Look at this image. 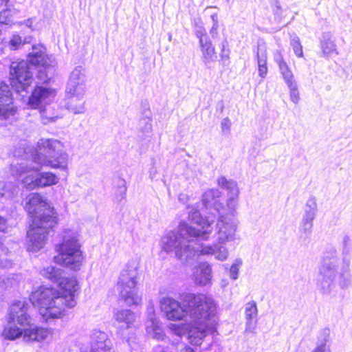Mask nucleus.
Instances as JSON below:
<instances>
[{"label":"nucleus","mask_w":352,"mask_h":352,"mask_svg":"<svg viewBox=\"0 0 352 352\" xmlns=\"http://www.w3.org/2000/svg\"><path fill=\"white\" fill-rule=\"evenodd\" d=\"M2 195V193H1V192H0V195Z\"/></svg>","instance_id":"864d4df0"},{"label":"nucleus","mask_w":352,"mask_h":352,"mask_svg":"<svg viewBox=\"0 0 352 352\" xmlns=\"http://www.w3.org/2000/svg\"><path fill=\"white\" fill-rule=\"evenodd\" d=\"M253 52L256 60L258 76L261 79H264L266 78L268 73L267 50L265 47V43H263L261 44V43L258 42L257 47L254 48Z\"/></svg>","instance_id":"a211bd4d"},{"label":"nucleus","mask_w":352,"mask_h":352,"mask_svg":"<svg viewBox=\"0 0 352 352\" xmlns=\"http://www.w3.org/2000/svg\"><path fill=\"white\" fill-rule=\"evenodd\" d=\"M312 225H305L300 223L299 226V243L301 246L307 248L309 244L311 243V236L312 232Z\"/></svg>","instance_id":"393cba45"},{"label":"nucleus","mask_w":352,"mask_h":352,"mask_svg":"<svg viewBox=\"0 0 352 352\" xmlns=\"http://www.w3.org/2000/svg\"><path fill=\"white\" fill-rule=\"evenodd\" d=\"M330 329L324 328L318 338L316 346L311 352H331L329 343Z\"/></svg>","instance_id":"b1692460"},{"label":"nucleus","mask_w":352,"mask_h":352,"mask_svg":"<svg viewBox=\"0 0 352 352\" xmlns=\"http://www.w3.org/2000/svg\"><path fill=\"white\" fill-rule=\"evenodd\" d=\"M192 25L195 35L198 38L199 41H204L206 39V38L209 37L201 17L195 18L192 21Z\"/></svg>","instance_id":"bb28decb"},{"label":"nucleus","mask_w":352,"mask_h":352,"mask_svg":"<svg viewBox=\"0 0 352 352\" xmlns=\"http://www.w3.org/2000/svg\"><path fill=\"white\" fill-rule=\"evenodd\" d=\"M217 185L228 192L226 206L232 212L236 206L239 190L237 182L232 179H228L226 176L221 175L217 179Z\"/></svg>","instance_id":"4468645a"},{"label":"nucleus","mask_w":352,"mask_h":352,"mask_svg":"<svg viewBox=\"0 0 352 352\" xmlns=\"http://www.w3.org/2000/svg\"><path fill=\"white\" fill-rule=\"evenodd\" d=\"M31 157L37 167L20 166L23 173L32 171L23 179L24 186L30 190L45 188L58 183V175L52 171H42L43 166L60 170L68 168V154L63 150L62 142L58 140L40 139Z\"/></svg>","instance_id":"20e7f679"},{"label":"nucleus","mask_w":352,"mask_h":352,"mask_svg":"<svg viewBox=\"0 0 352 352\" xmlns=\"http://www.w3.org/2000/svg\"><path fill=\"white\" fill-rule=\"evenodd\" d=\"M210 19L212 22V25H219L218 14L217 12L213 13L210 15Z\"/></svg>","instance_id":"a18cd8bd"},{"label":"nucleus","mask_w":352,"mask_h":352,"mask_svg":"<svg viewBox=\"0 0 352 352\" xmlns=\"http://www.w3.org/2000/svg\"><path fill=\"white\" fill-rule=\"evenodd\" d=\"M8 45L12 50H19L23 45L21 36L19 34L13 35L8 43Z\"/></svg>","instance_id":"f704fd0d"},{"label":"nucleus","mask_w":352,"mask_h":352,"mask_svg":"<svg viewBox=\"0 0 352 352\" xmlns=\"http://www.w3.org/2000/svg\"><path fill=\"white\" fill-rule=\"evenodd\" d=\"M182 303L171 296L160 300V309L164 317L171 321H179L187 314L199 322L214 321L219 318V305L210 293H186Z\"/></svg>","instance_id":"423d86ee"},{"label":"nucleus","mask_w":352,"mask_h":352,"mask_svg":"<svg viewBox=\"0 0 352 352\" xmlns=\"http://www.w3.org/2000/svg\"><path fill=\"white\" fill-rule=\"evenodd\" d=\"M220 47V61L221 62V65L223 67H228L231 63L230 61V53L231 50L229 47V44L227 38H224L221 44Z\"/></svg>","instance_id":"a878e982"},{"label":"nucleus","mask_w":352,"mask_h":352,"mask_svg":"<svg viewBox=\"0 0 352 352\" xmlns=\"http://www.w3.org/2000/svg\"><path fill=\"white\" fill-rule=\"evenodd\" d=\"M40 273L57 288L41 285L32 291L29 300L38 307L44 320L61 318L65 315V308L72 309L77 304L80 290L79 280L76 276H64L63 269L53 265L44 267Z\"/></svg>","instance_id":"7ed1b4c3"},{"label":"nucleus","mask_w":352,"mask_h":352,"mask_svg":"<svg viewBox=\"0 0 352 352\" xmlns=\"http://www.w3.org/2000/svg\"><path fill=\"white\" fill-rule=\"evenodd\" d=\"M153 116H148V118L140 117L138 132L139 138L141 141L150 138L153 134Z\"/></svg>","instance_id":"5701e85b"},{"label":"nucleus","mask_w":352,"mask_h":352,"mask_svg":"<svg viewBox=\"0 0 352 352\" xmlns=\"http://www.w3.org/2000/svg\"><path fill=\"white\" fill-rule=\"evenodd\" d=\"M180 352H195V350L187 344H184L183 347L180 350Z\"/></svg>","instance_id":"49530a36"},{"label":"nucleus","mask_w":352,"mask_h":352,"mask_svg":"<svg viewBox=\"0 0 352 352\" xmlns=\"http://www.w3.org/2000/svg\"><path fill=\"white\" fill-rule=\"evenodd\" d=\"M148 318L151 321L152 324L155 327L157 323V320L155 310L153 307L150 309H148Z\"/></svg>","instance_id":"ea45409f"},{"label":"nucleus","mask_w":352,"mask_h":352,"mask_svg":"<svg viewBox=\"0 0 352 352\" xmlns=\"http://www.w3.org/2000/svg\"><path fill=\"white\" fill-rule=\"evenodd\" d=\"M184 197H186V195H182V194H181V195L179 196V200L180 201H182L184 199Z\"/></svg>","instance_id":"8fccbe9b"},{"label":"nucleus","mask_w":352,"mask_h":352,"mask_svg":"<svg viewBox=\"0 0 352 352\" xmlns=\"http://www.w3.org/2000/svg\"><path fill=\"white\" fill-rule=\"evenodd\" d=\"M113 317L117 322V332L122 342L126 343L130 350L133 349L136 335L133 327L136 320V314L130 309H122L114 311Z\"/></svg>","instance_id":"9b49d317"},{"label":"nucleus","mask_w":352,"mask_h":352,"mask_svg":"<svg viewBox=\"0 0 352 352\" xmlns=\"http://www.w3.org/2000/svg\"><path fill=\"white\" fill-rule=\"evenodd\" d=\"M29 308L26 300L12 301L6 316L7 324L1 332L5 340L14 341L22 338L27 342H43L47 338L49 331L46 328L32 322Z\"/></svg>","instance_id":"0eeeda50"},{"label":"nucleus","mask_w":352,"mask_h":352,"mask_svg":"<svg viewBox=\"0 0 352 352\" xmlns=\"http://www.w3.org/2000/svg\"><path fill=\"white\" fill-rule=\"evenodd\" d=\"M140 117L148 118V116H153V113L151 110L150 104L147 99H142L140 102Z\"/></svg>","instance_id":"72a5a7b5"},{"label":"nucleus","mask_w":352,"mask_h":352,"mask_svg":"<svg viewBox=\"0 0 352 352\" xmlns=\"http://www.w3.org/2000/svg\"><path fill=\"white\" fill-rule=\"evenodd\" d=\"M231 127V121L228 117L223 118L221 122V128L223 133L229 131Z\"/></svg>","instance_id":"58836bf2"},{"label":"nucleus","mask_w":352,"mask_h":352,"mask_svg":"<svg viewBox=\"0 0 352 352\" xmlns=\"http://www.w3.org/2000/svg\"><path fill=\"white\" fill-rule=\"evenodd\" d=\"M154 336L159 340H162L164 336V333L162 329H157L155 327Z\"/></svg>","instance_id":"37998d69"},{"label":"nucleus","mask_w":352,"mask_h":352,"mask_svg":"<svg viewBox=\"0 0 352 352\" xmlns=\"http://www.w3.org/2000/svg\"><path fill=\"white\" fill-rule=\"evenodd\" d=\"M25 25L28 27V28H32V23H33V21H32V18H29L26 20H25L24 21Z\"/></svg>","instance_id":"09e8293b"},{"label":"nucleus","mask_w":352,"mask_h":352,"mask_svg":"<svg viewBox=\"0 0 352 352\" xmlns=\"http://www.w3.org/2000/svg\"><path fill=\"white\" fill-rule=\"evenodd\" d=\"M12 100V94L8 88L0 87V120H7L14 115V109L8 106Z\"/></svg>","instance_id":"6ab92c4d"},{"label":"nucleus","mask_w":352,"mask_h":352,"mask_svg":"<svg viewBox=\"0 0 352 352\" xmlns=\"http://www.w3.org/2000/svg\"><path fill=\"white\" fill-rule=\"evenodd\" d=\"M245 331L253 333L256 324V318L258 316V309L256 302L252 300L248 303L245 309Z\"/></svg>","instance_id":"412c9836"},{"label":"nucleus","mask_w":352,"mask_h":352,"mask_svg":"<svg viewBox=\"0 0 352 352\" xmlns=\"http://www.w3.org/2000/svg\"><path fill=\"white\" fill-rule=\"evenodd\" d=\"M127 184L124 179L118 176L113 180V201L118 204H124L126 199Z\"/></svg>","instance_id":"aec40b11"},{"label":"nucleus","mask_w":352,"mask_h":352,"mask_svg":"<svg viewBox=\"0 0 352 352\" xmlns=\"http://www.w3.org/2000/svg\"><path fill=\"white\" fill-rule=\"evenodd\" d=\"M290 45L293 49L295 55L298 58L303 57V50L302 46L300 43V38L298 36H295L290 41Z\"/></svg>","instance_id":"2f4dec72"},{"label":"nucleus","mask_w":352,"mask_h":352,"mask_svg":"<svg viewBox=\"0 0 352 352\" xmlns=\"http://www.w3.org/2000/svg\"><path fill=\"white\" fill-rule=\"evenodd\" d=\"M218 28H219V25H212V28L210 30V34L212 38H214L218 35V31H217Z\"/></svg>","instance_id":"c03bdc74"},{"label":"nucleus","mask_w":352,"mask_h":352,"mask_svg":"<svg viewBox=\"0 0 352 352\" xmlns=\"http://www.w3.org/2000/svg\"><path fill=\"white\" fill-rule=\"evenodd\" d=\"M82 112H83V111H76V112H75V113H82Z\"/></svg>","instance_id":"3c124183"},{"label":"nucleus","mask_w":352,"mask_h":352,"mask_svg":"<svg viewBox=\"0 0 352 352\" xmlns=\"http://www.w3.org/2000/svg\"><path fill=\"white\" fill-rule=\"evenodd\" d=\"M319 39L320 48L319 55L320 57L327 59L333 54H338L336 39L331 32H322Z\"/></svg>","instance_id":"dca6fc26"},{"label":"nucleus","mask_w":352,"mask_h":352,"mask_svg":"<svg viewBox=\"0 0 352 352\" xmlns=\"http://www.w3.org/2000/svg\"><path fill=\"white\" fill-rule=\"evenodd\" d=\"M204 41H199V46L201 52V60L206 68H210V64L217 59L215 47L209 37Z\"/></svg>","instance_id":"f3484780"},{"label":"nucleus","mask_w":352,"mask_h":352,"mask_svg":"<svg viewBox=\"0 0 352 352\" xmlns=\"http://www.w3.org/2000/svg\"><path fill=\"white\" fill-rule=\"evenodd\" d=\"M43 43L34 45L32 52L27 55V60L36 71L38 80L30 94V87L34 81L33 74L23 64H17L10 69V84L22 100L32 109H38L50 104L56 95V90L51 86L54 82V72L56 63L51 55L46 53Z\"/></svg>","instance_id":"f03ea898"},{"label":"nucleus","mask_w":352,"mask_h":352,"mask_svg":"<svg viewBox=\"0 0 352 352\" xmlns=\"http://www.w3.org/2000/svg\"><path fill=\"white\" fill-rule=\"evenodd\" d=\"M55 251L54 263L73 272L80 270L85 256L76 232L65 229L61 239L55 245Z\"/></svg>","instance_id":"6e6552de"},{"label":"nucleus","mask_w":352,"mask_h":352,"mask_svg":"<svg viewBox=\"0 0 352 352\" xmlns=\"http://www.w3.org/2000/svg\"><path fill=\"white\" fill-rule=\"evenodd\" d=\"M274 54V61L278 64V68L287 64L280 51L277 50Z\"/></svg>","instance_id":"e433bc0d"},{"label":"nucleus","mask_w":352,"mask_h":352,"mask_svg":"<svg viewBox=\"0 0 352 352\" xmlns=\"http://www.w3.org/2000/svg\"><path fill=\"white\" fill-rule=\"evenodd\" d=\"M279 72L287 85L290 83H293V82H296L294 79V76L287 64L280 67L279 68Z\"/></svg>","instance_id":"c756f323"},{"label":"nucleus","mask_w":352,"mask_h":352,"mask_svg":"<svg viewBox=\"0 0 352 352\" xmlns=\"http://www.w3.org/2000/svg\"><path fill=\"white\" fill-rule=\"evenodd\" d=\"M58 224L49 226L45 223H32L27 234V250L37 252L45 245L50 231H54Z\"/></svg>","instance_id":"f8f14e48"},{"label":"nucleus","mask_w":352,"mask_h":352,"mask_svg":"<svg viewBox=\"0 0 352 352\" xmlns=\"http://www.w3.org/2000/svg\"><path fill=\"white\" fill-rule=\"evenodd\" d=\"M225 106L224 102L223 100L219 101L216 106V109L217 111H219L220 113H223L224 110Z\"/></svg>","instance_id":"de8ad7c7"},{"label":"nucleus","mask_w":352,"mask_h":352,"mask_svg":"<svg viewBox=\"0 0 352 352\" xmlns=\"http://www.w3.org/2000/svg\"><path fill=\"white\" fill-rule=\"evenodd\" d=\"M12 266V261L8 258H0L1 268H10Z\"/></svg>","instance_id":"a19ab883"},{"label":"nucleus","mask_w":352,"mask_h":352,"mask_svg":"<svg viewBox=\"0 0 352 352\" xmlns=\"http://www.w3.org/2000/svg\"><path fill=\"white\" fill-rule=\"evenodd\" d=\"M318 212V206L315 197H311L304 208V213L300 223L314 225L313 222Z\"/></svg>","instance_id":"4be33fe9"},{"label":"nucleus","mask_w":352,"mask_h":352,"mask_svg":"<svg viewBox=\"0 0 352 352\" xmlns=\"http://www.w3.org/2000/svg\"><path fill=\"white\" fill-rule=\"evenodd\" d=\"M342 264L336 250L325 252L317 276V287L322 295L329 296L338 289L347 288L351 283L350 271L352 240L344 234L341 242Z\"/></svg>","instance_id":"39448f33"},{"label":"nucleus","mask_w":352,"mask_h":352,"mask_svg":"<svg viewBox=\"0 0 352 352\" xmlns=\"http://www.w3.org/2000/svg\"><path fill=\"white\" fill-rule=\"evenodd\" d=\"M226 2H227L228 3H229L230 0H226Z\"/></svg>","instance_id":"603ef678"},{"label":"nucleus","mask_w":352,"mask_h":352,"mask_svg":"<svg viewBox=\"0 0 352 352\" xmlns=\"http://www.w3.org/2000/svg\"><path fill=\"white\" fill-rule=\"evenodd\" d=\"M24 208L32 223H45L49 226L58 223V214L52 203L38 192L28 196Z\"/></svg>","instance_id":"1a4fd4ad"},{"label":"nucleus","mask_w":352,"mask_h":352,"mask_svg":"<svg viewBox=\"0 0 352 352\" xmlns=\"http://www.w3.org/2000/svg\"><path fill=\"white\" fill-rule=\"evenodd\" d=\"M152 167L149 169V177L151 179H153L155 177V175L157 173L156 168L155 167V162L154 160H152Z\"/></svg>","instance_id":"79ce46f5"},{"label":"nucleus","mask_w":352,"mask_h":352,"mask_svg":"<svg viewBox=\"0 0 352 352\" xmlns=\"http://www.w3.org/2000/svg\"><path fill=\"white\" fill-rule=\"evenodd\" d=\"M269 3L272 8L274 19L276 21H280L282 19V13L283 11L280 0H269Z\"/></svg>","instance_id":"c85d7f7f"},{"label":"nucleus","mask_w":352,"mask_h":352,"mask_svg":"<svg viewBox=\"0 0 352 352\" xmlns=\"http://www.w3.org/2000/svg\"><path fill=\"white\" fill-rule=\"evenodd\" d=\"M242 265V260L241 258H236L233 263L231 265L229 272L230 278L232 280H236L239 278V268Z\"/></svg>","instance_id":"7c9ffc66"},{"label":"nucleus","mask_w":352,"mask_h":352,"mask_svg":"<svg viewBox=\"0 0 352 352\" xmlns=\"http://www.w3.org/2000/svg\"><path fill=\"white\" fill-rule=\"evenodd\" d=\"M287 87L289 89V96L291 100L294 104H298L300 100V94L298 91L297 82H293V83L287 85Z\"/></svg>","instance_id":"473e14b6"},{"label":"nucleus","mask_w":352,"mask_h":352,"mask_svg":"<svg viewBox=\"0 0 352 352\" xmlns=\"http://www.w3.org/2000/svg\"><path fill=\"white\" fill-rule=\"evenodd\" d=\"M188 338L190 343L195 346H200L203 341L200 337L195 334H189Z\"/></svg>","instance_id":"4c0bfd02"},{"label":"nucleus","mask_w":352,"mask_h":352,"mask_svg":"<svg viewBox=\"0 0 352 352\" xmlns=\"http://www.w3.org/2000/svg\"><path fill=\"white\" fill-rule=\"evenodd\" d=\"M192 279L197 286L210 287L212 284V266L208 261L199 262L193 268Z\"/></svg>","instance_id":"2eb2a0df"},{"label":"nucleus","mask_w":352,"mask_h":352,"mask_svg":"<svg viewBox=\"0 0 352 352\" xmlns=\"http://www.w3.org/2000/svg\"><path fill=\"white\" fill-rule=\"evenodd\" d=\"M138 268L126 266L120 274L118 280V290L120 298L128 305H138L142 298L138 295Z\"/></svg>","instance_id":"9d476101"},{"label":"nucleus","mask_w":352,"mask_h":352,"mask_svg":"<svg viewBox=\"0 0 352 352\" xmlns=\"http://www.w3.org/2000/svg\"><path fill=\"white\" fill-rule=\"evenodd\" d=\"M221 195L218 188H208L201 197V210L198 206L188 205L187 208H191L188 221L201 229L181 220L175 229L162 238V250L173 254L184 265L193 261L197 255H214L217 260L226 261L228 251L224 245L234 239L236 224L231 218L224 217L226 209L220 201Z\"/></svg>","instance_id":"f257e3e1"},{"label":"nucleus","mask_w":352,"mask_h":352,"mask_svg":"<svg viewBox=\"0 0 352 352\" xmlns=\"http://www.w3.org/2000/svg\"><path fill=\"white\" fill-rule=\"evenodd\" d=\"M170 329L173 334L176 335L178 338L175 341L173 342V345H179L180 340H182V336L186 332V326L182 323L179 324H171Z\"/></svg>","instance_id":"cd10ccee"},{"label":"nucleus","mask_w":352,"mask_h":352,"mask_svg":"<svg viewBox=\"0 0 352 352\" xmlns=\"http://www.w3.org/2000/svg\"><path fill=\"white\" fill-rule=\"evenodd\" d=\"M7 219L6 218L0 215V232L6 233L7 231ZM3 247V243L0 241V250H2Z\"/></svg>","instance_id":"c9c22d12"},{"label":"nucleus","mask_w":352,"mask_h":352,"mask_svg":"<svg viewBox=\"0 0 352 352\" xmlns=\"http://www.w3.org/2000/svg\"><path fill=\"white\" fill-rule=\"evenodd\" d=\"M82 67H76L72 72L66 87V93L69 97L82 98L85 93V75L81 72Z\"/></svg>","instance_id":"ddd939ff"}]
</instances>
